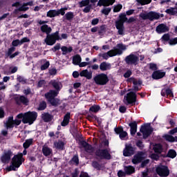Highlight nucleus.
<instances>
[{"instance_id":"nucleus-35","label":"nucleus","mask_w":177,"mask_h":177,"mask_svg":"<svg viewBox=\"0 0 177 177\" xmlns=\"http://www.w3.org/2000/svg\"><path fill=\"white\" fill-rule=\"evenodd\" d=\"M124 172L127 175H132L135 172V167L132 166H127L124 167Z\"/></svg>"},{"instance_id":"nucleus-5","label":"nucleus","mask_w":177,"mask_h":177,"mask_svg":"<svg viewBox=\"0 0 177 177\" xmlns=\"http://www.w3.org/2000/svg\"><path fill=\"white\" fill-rule=\"evenodd\" d=\"M95 156L96 160H111V154L109 152V149H100L98 148L95 151Z\"/></svg>"},{"instance_id":"nucleus-4","label":"nucleus","mask_w":177,"mask_h":177,"mask_svg":"<svg viewBox=\"0 0 177 177\" xmlns=\"http://www.w3.org/2000/svg\"><path fill=\"white\" fill-rule=\"evenodd\" d=\"M38 118V113L35 111H29L25 113L24 118L22 119L23 124H28L32 125Z\"/></svg>"},{"instance_id":"nucleus-3","label":"nucleus","mask_w":177,"mask_h":177,"mask_svg":"<svg viewBox=\"0 0 177 177\" xmlns=\"http://www.w3.org/2000/svg\"><path fill=\"white\" fill-rule=\"evenodd\" d=\"M56 41H62L60 35H59V30H57L55 32L47 35L44 39V42L48 46H53L56 44Z\"/></svg>"},{"instance_id":"nucleus-7","label":"nucleus","mask_w":177,"mask_h":177,"mask_svg":"<svg viewBox=\"0 0 177 177\" xmlns=\"http://www.w3.org/2000/svg\"><path fill=\"white\" fill-rule=\"evenodd\" d=\"M127 47L122 44H118L116 48H114V50H110L107 52L108 56L109 57H113L117 56V55H122V51L125 50Z\"/></svg>"},{"instance_id":"nucleus-16","label":"nucleus","mask_w":177,"mask_h":177,"mask_svg":"<svg viewBox=\"0 0 177 177\" xmlns=\"http://www.w3.org/2000/svg\"><path fill=\"white\" fill-rule=\"evenodd\" d=\"M166 74L167 73L162 70H157L152 73L151 78L156 81L158 80H162V78L165 77Z\"/></svg>"},{"instance_id":"nucleus-28","label":"nucleus","mask_w":177,"mask_h":177,"mask_svg":"<svg viewBox=\"0 0 177 177\" xmlns=\"http://www.w3.org/2000/svg\"><path fill=\"white\" fill-rule=\"evenodd\" d=\"M111 69V64H108L106 62H103L100 64V70L101 71H107V70Z\"/></svg>"},{"instance_id":"nucleus-52","label":"nucleus","mask_w":177,"mask_h":177,"mask_svg":"<svg viewBox=\"0 0 177 177\" xmlns=\"http://www.w3.org/2000/svg\"><path fill=\"white\" fill-rule=\"evenodd\" d=\"M17 80L21 84H23V85H24L25 84H27V80H26L24 77H23L21 75H17Z\"/></svg>"},{"instance_id":"nucleus-22","label":"nucleus","mask_w":177,"mask_h":177,"mask_svg":"<svg viewBox=\"0 0 177 177\" xmlns=\"http://www.w3.org/2000/svg\"><path fill=\"white\" fill-rule=\"evenodd\" d=\"M115 0H99L97 6H111L114 5Z\"/></svg>"},{"instance_id":"nucleus-60","label":"nucleus","mask_w":177,"mask_h":177,"mask_svg":"<svg viewBox=\"0 0 177 177\" xmlns=\"http://www.w3.org/2000/svg\"><path fill=\"white\" fill-rule=\"evenodd\" d=\"M98 56L102 57L104 60H107L110 57L108 53H100Z\"/></svg>"},{"instance_id":"nucleus-48","label":"nucleus","mask_w":177,"mask_h":177,"mask_svg":"<svg viewBox=\"0 0 177 177\" xmlns=\"http://www.w3.org/2000/svg\"><path fill=\"white\" fill-rule=\"evenodd\" d=\"M105 32H106V26L102 25L100 27V30H98V35H104Z\"/></svg>"},{"instance_id":"nucleus-53","label":"nucleus","mask_w":177,"mask_h":177,"mask_svg":"<svg viewBox=\"0 0 177 177\" xmlns=\"http://www.w3.org/2000/svg\"><path fill=\"white\" fill-rule=\"evenodd\" d=\"M165 12L167 13V15H169L170 16H175V8H171L167 9L165 10Z\"/></svg>"},{"instance_id":"nucleus-47","label":"nucleus","mask_w":177,"mask_h":177,"mask_svg":"<svg viewBox=\"0 0 177 177\" xmlns=\"http://www.w3.org/2000/svg\"><path fill=\"white\" fill-rule=\"evenodd\" d=\"M110 12H111V8H105L101 10V13H102V15H105V16H109V15H110Z\"/></svg>"},{"instance_id":"nucleus-61","label":"nucleus","mask_w":177,"mask_h":177,"mask_svg":"<svg viewBox=\"0 0 177 177\" xmlns=\"http://www.w3.org/2000/svg\"><path fill=\"white\" fill-rule=\"evenodd\" d=\"M19 45H21V43H20V39H15L12 41V47L19 46Z\"/></svg>"},{"instance_id":"nucleus-39","label":"nucleus","mask_w":177,"mask_h":177,"mask_svg":"<svg viewBox=\"0 0 177 177\" xmlns=\"http://www.w3.org/2000/svg\"><path fill=\"white\" fill-rule=\"evenodd\" d=\"M52 86L55 89L56 92H60V90L62 88H60V83L59 82H57L56 80H54L53 82H51Z\"/></svg>"},{"instance_id":"nucleus-37","label":"nucleus","mask_w":177,"mask_h":177,"mask_svg":"<svg viewBox=\"0 0 177 177\" xmlns=\"http://www.w3.org/2000/svg\"><path fill=\"white\" fill-rule=\"evenodd\" d=\"M91 165L93 168H95V169H97V171H100V169H102V167H103L102 164L99 163L96 160H93L91 163Z\"/></svg>"},{"instance_id":"nucleus-57","label":"nucleus","mask_w":177,"mask_h":177,"mask_svg":"<svg viewBox=\"0 0 177 177\" xmlns=\"http://www.w3.org/2000/svg\"><path fill=\"white\" fill-rule=\"evenodd\" d=\"M114 131L117 135H120L124 131V128L120 126L118 127H115L114 129Z\"/></svg>"},{"instance_id":"nucleus-40","label":"nucleus","mask_w":177,"mask_h":177,"mask_svg":"<svg viewBox=\"0 0 177 177\" xmlns=\"http://www.w3.org/2000/svg\"><path fill=\"white\" fill-rule=\"evenodd\" d=\"M44 64H43L41 66H40V70L41 71H44L45 70H48V68H49V66H50V62H49V61H47L46 59H44Z\"/></svg>"},{"instance_id":"nucleus-49","label":"nucleus","mask_w":177,"mask_h":177,"mask_svg":"<svg viewBox=\"0 0 177 177\" xmlns=\"http://www.w3.org/2000/svg\"><path fill=\"white\" fill-rule=\"evenodd\" d=\"M136 145L137 147H138V149H140V150H143V149H145V145H143V142H142L140 140H138L136 142Z\"/></svg>"},{"instance_id":"nucleus-45","label":"nucleus","mask_w":177,"mask_h":177,"mask_svg":"<svg viewBox=\"0 0 177 177\" xmlns=\"http://www.w3.org/2000/svg\"><path fill=\"white\" fill-rule=\"evenodd\" d=\"M136 1L142 6H145V5H149V3H151V0H136Z\"/></svg>"},{"instance_id":"nucleus-27","label":"nucleus","mask_w":177,"mask_h":177,"mask_svg":"<svg viewBox=\"0 0 177 177\" xmlns=\"http://www.w3.org/2000/svg\"><path fill=\"white\" fill-rule=\"evenodd\" d=\"M40 30L41 32L46 34V35H48L52 32V28L47 24L42 25L40 27Z\"/></svg>"},{"instance_id":"nucleus-33","label":"nucleus","mask_w":177,"mask_h":177,"mask_svg":"<svg viewBox=\"0 0 177 177\" xmlns=\"http://www.w3.org/2000/svg\"><path fill=\"white\" fill-rule=\"evenodd\" d=\"M163 150L164 149H162V145L161 144H156L153 147V151L155 153H157V154H161Z\"/></svg>"},{"instance_id":"nucleus-62","label":"nucleus","mask_w":177,"mask_h":177,"mask_svg":"<svg viewBox=\"0 0 177 177\" xmlns=\"http://www.w3.org/2000/svg\"><path fill=\"white\" fill-rule=\"evenodd\" d=\"M131 75H132V71L129 69L126 71V73H124V74L123 75V77L124 78H129V77H131Z\"/></svg>"},{"instance_id":"nucleus-31","label":"nucleus","mask_w":177,"mask_h":177,"mask_svg":"<svg viewBox=\"0 0 177 177\" xmlns=\"http://www.w3.org/2000/svg\"><path fill=\"white\" fill-rule=\"evenodd\" d=\"M54 146L57 150H64V142L59 140L58 142H54Z\"/></svg>"},{"instance_id":"nucleus-15","label":"nucleus","mask_w":177,"mask_h":177,"mask_svg":"<svg viewBox=\"0 0 177 177\" xmlns=\"http://www.w3.org/2000/svg\"><path fill=\"white\" fill-rule=\"evenodd\" d=\"M124 62L126 64H138L139 57L133 54H130L125 57Z\"/></svg>"},{"instance_id":"nucleus-6","label":"nucleus","mask_w":177,"mask_h":177,"mask_svg":"<svg viewBox=\"0 0 177 177\" xmlns=\"http://www.w3.org/2000/svg\"><path fill=\"white\" fill-rule=\"evenodd\" d=\"M138 95H136V93L133 91H130L127 93L126 95L124 97V103L126 106H135V103H136Z\"/></svg>"},{"instance_id":"nucleus-24","label":"nucleus","mask_w":177,"mask_h":177,"mask_svg":"<svg viewBox=\"0 0 177 177\" xmlns=\"http://www.w3.org/2000/svg\"><path fill=\"white\" fill-rule=\"evenodd\" d=\"M41 119L44 122H50L53 120V115L49 113H43L41 114Z\"/></svg>"},{"instance_id":"nucleus-11","label":"nucleus","mask_w":177,"mask_h":177,"mask_svg":"<svg viewBox=\"0 0 177 177\" xmlns=\"http://www.w3.org/2000/svg\"><path fill=\"white\" fill-rule=\"evenodd\" d=\"M150 127V123L146 125H142L140 131L142 133L143 139H147L153 133V129L151 128H147Z\"/></svg>"},{"instance_id":"nucleus-19","label":"nucleus","mask_w":177,"mask_h":177,"mask_svg":"<svg viewBox=\"0 0 177 177\" xmlns=\"http://www.w3.org/2000/svg\"><path fill=\"white\" fill-rule=\"evenodd\" d=\"M80 145L84 147L86 153H93L95 151V148L85 140L82 141Z\"/></svg>"},{"instance_id":"nucleus-58","label":"nucleus","mask_w":177,"mask_h":177,"mask_svg":"<svg viewBox=\"0 0 177 177\" xmlns=\"http://www.w3.org/2000/svg\"><path fill=\"white\" fill-rule=\"evenodd\" d=\"M26 6H26V4L24 3L23 6L18 8L19 12H26L28 10L29 8Z\"/></svg>"},{"instance_id":"nucleus-34","label":"nucleus","mask_w":177,"mask_h":177,"mask_svg":"<svg viewBox=\"0 0 177 177\" xmlns=\"http://www.w3.org/2000/svg\"><path fill=\"white\" fill-rule=\"evenodd\" d=\"M32 143H34V140L32 138L26 140L23 144L24 149H28L30 146H32Z\"/></svg>"},{"instance_id":"nucleus-20","label":"nucleus","mask_w":177,"mask_h":177,"mask_svg":"<svg viewBox=\"0 0 177 177\" xmlns=\"http://www.w3.org/2000/svg\"><path fill=\"white\" fill-rule=\"evenodd\" d=\"M156 32L158 34H162L164 32H168L169 31V27L167 26V24H160L156 29Z\"/></svg>"},{"instance_id":"nucleus-2","label":"nucleus","mask_w":177,"mask_h":177,"mask_svg":"<svg viewBox=\"0 0 177 177\" xmlns=\"http://www.w3.org/2000/svg\"><path fill=\"white\" fill-rule=\"evenodd\" d=\"M25 159L23 158V153H20L15 155L12 159V165L7 168V171H16L17 168H20V165L24 162Z\"/></svg>"},{"instance_id":"nucleus-25","label":"nucleus","mask_w":177,"mask_h":177,"mask_svg":"<svg viewBox=\"0 0 177 177\" xmlns=\"http://www.w3.org/2000/svg\"><path fill=\"white\" fill-rule=\"evenodd\" d=\"M42 153L45 157H49L53 153V149L46 145L42 147Z\"/></svg>"},{"instance_id":"nucleus-21","label":"nucleus","mask_w":177,"mask_h":177,"mask_svg":"<svg viewBox=\"0 0 177 177\" xmlns=\"http://www.w3.org/2000/svg\"><path fill=\"white\" fill-rule=\"evenodd\" d=\"M129 127H130V133L131 136H135L138 132V123L136 121L131 122L129 124Z\"/></svg>"},{"instance_id":"nucleus-51","label":"nucleus","mask_w":177,"mask_h":177,"mask_svg":"<svg viewBox=\"0 0 177 177\" xmlns=\"http://www.w3.org/2000/svg\"><path fill=\"white\" fill-rule=\"evenodd\" d=\"M79 5L80 8H84V6H88L89 4V0H82V1L79 2Z\"/></svg>"},{"instance_id":"nucleus-63","label":"nucleus","mask_w":177,"mask_h":177,"mask_svg":"<svg viewBox=\"0 0 177 177\" xmlns=\"http://www.w3.org/2000/svg\"><path fill=\"white\" fill-rule=\"evenodd\" d=\"M169 44L171 45V46L174 45H176L177 44V37H175L174 39H170V40L169 41Z\"/></svg>"},{"instance_id":"nucleus-26","label":"nucleus","mask_w":177,"mask_h":177,"mask_svg":"<svg viewBox=\"0 0 177 177\" xmlns=\"http://www.w3.org/2000/svg\"><path fill=\"white\" fill-rule=\"evenodd\" d=\"M73 19H74V12L69 11L65 14V16L62 17L63 21H73Z\"/></svg>"},{"instance_id":"nucleus-59","label":"nucleus","mask_w":177,"mask_h":177,"mask_svg":"<svg viewBox=\"0 0 177 177\" xmlns=\"http://www.w3.org/2000/svg\"><path fill=\"white\" fill-rule=\"evenodd\" d=\"M166 95L167 96H169V97H174V93L172 92V89L169 88H166Z\"/></svg>"},{"instance_id":"nucleus-14","label":"nucleus","mask_w":177,"mask_h":177,"mask_svg":"<svg viewBox=\"0 0 177 177\" xmlns=\"http://www.w3.org/2000/svg\"><path fill=\"white\" fill-rule=\"evenodd\" d=\"M15 103L20 106V104H24V106H28V103H30V100L27 98V97L24 95L16 96L15 97Z\"/></svg>"},{"instance_id":"nucleus-50","label":"nucleus","mask_w":177,"mask_h":177,"mask_svg":"<svg viewBox=\"0 0 177 177\" xmlns=\"http://www.w3.org/2000/svg\"><path fill=\"white\" fill-rule=\"evenodd\" d=\"M149 66V70H151V71H157V70H158V66H157V64L150 63Z\"/></svg>"},{"instance_id":"nucleus-42","label":"nucleus","mask_w":177,"mask_h":177,"mask_svg":"<svg viewBox=\"0 0 177 177\" xmlns=\"http://www.w3.org/2000/svg\"><path fill=\"white\" fill-rule=\"evenodd\" d=\"M71 164H75V165H80V158H78V156L75 155L71 160L69 161Z\"/></svg>"},{"instance_id":"nucleus-10","label":"nucleus","mask_w":177,"mask_h":177,"mask_svg":"<svg viewBox=\"0 0 177 177\" xmlns=\"http://www.w3.org/2000/svg\"><path fill=\"white\" fill-rule=\"evenodd\" d=\"M156 174L160 177L169 176V169L168 166L160 165L156 167Z\"/></svg>"},{"instance_id":"nucleus-32","label":"nucleus","mask_w":177,"mask_h":177,"mask_svg":"<svg viewBox=\"0 0 177 177\" xmlns=\"http://www.w3.org/2000/svg\"><path fill=\"white\" fill-rule=\"evenodd\" d=\"M62 55H66L67 53H71L73 52V48L69 46L68 48L66 46H64L61 48Z\"/></svg>"},{"instance_id":"nucleus-43","label":"nucleus","mask_w":177,"mask_h":177,"mask_svg":"<svg viewBox=\"0 0 177 177\" xmlns=\"http://www.w3.org/2000/svg\"><path fill=\"white\" fill-rule=\"evenodd\" d=\"M100 110V106L99 105H93L89 108V111L91 113H97Z\"/></svg>"},{"instance_id":"nucleus-41","label":"nucleus","mask_w":177,"mask_h":177,"mask_svg":"<svg viewBox=\"0 0 177 177\" xmlns=\"http://www.w3.org/2000/svg\"><path fill=\"white\" fill-rule=\"evenodd\" d=\"M166 157H168L169 158H175V157H176V151H175V149H169Z\"/></svg>"},{"instance_id":"nucleus-54","label":"nucleus","mask_w":177,"mask_h":177,"mask_svg":"<svg viewBox=\"0 0 177 177\" xmlns=\"http://www.w3.org/2000/svg\"><path fill=\"white\" fill-rule=\"evenodd\" d=\"M127 136H128V133L124 130L119 134V138L121 140H124Z\"/></svg>"},{"instance_id":"nucleus-44","label":"nucleus","mask_w":177,"mask_h":177,"mask_svg":"<svg viewBox=\"0 0 177 177\" xmlns=\"http://www.w3.org/2000/svg\"><path fill=\"white\" fill-rule=\"evenodd\" d=\"M162 42H169L171 40V36L169 35V33H166L163 35L161 37Z\"/></svg>"},{"instance_id":"nucleus-46","label":"nucleus","mask_w":177,"mask_h":177,"mask_svg":"<svg viewBox=\"0 0 177 177\" xmlns=\"http://www.w3.org/2000/svg\"><path fill=\"white\" fill-rule=\"evenodd\" d=\"M48 102L51 104V106H54L55 107H57V104H59V102H57V100L55 97L48 100Z\"/></svg>"},{"instance_id":"nucleus-55","label":"nucleus","mask_w":177,"mask_h":177,"mask_svg":"<svg viewBox=\"0 0 177 177\" xmlns=\"http://www.w3.org/2000/svg\"><path fill=\"white\" fill-rule=\"evenodd\" d=\"M122 9V4H118L117 6H114L113 12L114 13H118Z\"/></svg>"},{"instance_id":"nucleus-56","label":"nucleus","mask_w":177,"mask_h":177,"mask_svg":"<svg viewBox=\"0 0 177 177\" xmlns=\"http://www.w3.org/2000/svg\"><path fill=\"white\" fill-rule=\"evenodd\" d=\"M48 73L50 75H56V74H57V69H56V68H50Z\"/></svg>"},{"instance_id":"nucleus-12","label":"nucleus","mask_w":177,"mask_h":177,"mask_svg":"<svg viewBox=\"0 0 177 177\" xmlns=\"http://www.w3.org/2000/svg\"><path fill=\"white\" fill-rule=\"evenodd\" d=\"M136 151V147H134L131 144L126 145L123 149L124 157H132Z\"/></svg>"},{"instance_id":"nucleus-18","label":"nucleus","mask_w":177,"mask_h":177,"mask_svg":"<svg viewBox=\"0 0 177 177\" xmlns=\"http://www.w3.org/2000/svg\"><path fill=\"white\" fill-rule=\"evenodd\" d=\"M12 156H13V152H12V150L8 149L6 152H4L1 157V162H3V164L9 162V161H10V158H12Z\"/></svg>"},{"instance_id":"nucleus-38","label":"nucleus","mask_w":177,"mask_h":177,"mask_svg":"<svg viewBox=\"0 0 177 177\" xmlns=\"http://www.w3.org/2000/svg\"><path fill=\"white\" fill-rule=\"evenodd\" d=\"M56 16H58L57 10H50L46 14V17L51 19L53 17H56Z\"/></svg>"},{"instance_id":"nucleus-64","label":"nucleus","mask_w":177,"mask_h":177,"mask_svg":"<svg viewBox=\"0 0 177 177\" xmlns=\"http://www.w3.org/2000/svg\"><path fill=\"white\" fill-rule=\"evenodd\" d=\"M80 174V171H78V169H75V171L71 173L72 177H78V175Z\"/></svg>"},{"instance_id":"nucleus-1","label":"nucleus","mask_w":177,"mask_h":177,"mask_svg":"<svg viewBox=\"0 0 177 177\" xmlns=\"http://www.w3.org/2000/svg\"><path fill=\"white\" fill-rule=\"evenodd\" d=\"M127 21L128 17H127V14H125V12L119 15L118 20L115 22V26L118 29V34L119 35H124V31H125L124 24L127 23Z\"/></svg>"},{"instance_id":"nucleus-30","label":"nucleus","mask_w":177,"mask_h":177,"mask_svg":"<svg viewBox=\"0 0 177 177\" xmlns=\"http://www.w3.org/2000/svg\"><path fill=\"white\" fill-rule=\"evenodd\" d=\"M82 62V58H81V55H76L73 57V64L75 66H80V64Z\"/></svg>"},{"instance_id":"nucleus-9","label":"nucleus","mask_w":177,"mask_h":177,"mask_svg":"<svg viewBox=\"0 0 177 177\" xmlns=\"http://www.w3.org/2000/svg\"><path fill=\"white\" fill-rule=\"evenodd\" d=\"M109 81V76L105 73H100L94 77V82L97 85H107Z\"/></svg>"},{"instance_id":"nucleus-17","label":"nucleus","mask_w":177,"mask_h":177,"mask_svg":"<svg viewBox=\"0 0 177 177\" xmlns=\"http://www.w3.org/2000/svg\"><path fill=\"white\" fill-rule=\"evenodd\" d=\"M15 50H16V47H11L8 48V52L6 53L5 59H8V57H9V59H15L16 56H19L20 55V52L19 51L13 53Z\"/></svg>"},{"instance_id":"nucleus-13","label":"nucleus","mask_w":177,"mask_h":177,"mask_svg":"<svg viewBox=\"0 0 177 177\" xmlns=\"http://www.w3.org/2000/svg\"><path fill=\"white\" fill-rule=\"evenodd\" d=\"M146 158L145 157V152L143 151H138L136 155H134L133 158L131 160V162L133 164H135L136 165L138 164H140Z\"/></svg>"},{"instance_id":"nucleus-8","label":"nucleus","mask_w":177,"mask_h":177,"mask_svg":"<svg viewBox=\"0 0 177 177\" xmlns=\"http://www.w3.org/2000/svg\"><path fill=\"white\" fill-rule=\"evenodd\" d=\"M160 13L150 11L147 14H141L140 15V17L142 19V20H149L150 21H154V20H158L160 19Z\"/></svg>"},{"instance_id":"nucleus-29","label":"nucleus","mask_w":177,"mask_h":177,"mask_svg":"<svg viewBox=\"0 0 177 177\" xmlns=\"http://www.w3.org/2000/svg\"><path fill=\"white\" fill-rule=\"evenodd\" d=\"M80 77H85L87 80L92 79V73H89L87 69L83 70L80 73Z\"/></svg>"},{"instance_id":"nucleus-23","label":"nucleus","mask_w":177,"mask_h":177,"mask_svg":"<svg viewBox=\"0 0 177 177\" xmlns=\"http://www.w3.org/2000/svg\"><path fill=\"white\" fill-rule=\"evenodd\" d=\"M59 95V92L56 91L55 90H50L49 92L45 94V97L47 100H50V99H53Z\"/></svg>"},{"instance_id":"nucleus-36","label":"nucleus","mask_w":177,"mask_h":177,"mask_svg":"<svg viewBox=\"0 0 177 177\" xmlns=\"http://www.w3.org/2000/svg\"><path fill=\"white\" fill-rule=\"evenodd\" d=\"M46 107H48V104L45 101H41L39 104V106L37 107L38 111H44V110L46 109Z\"/></svg>"}]
</instances>
